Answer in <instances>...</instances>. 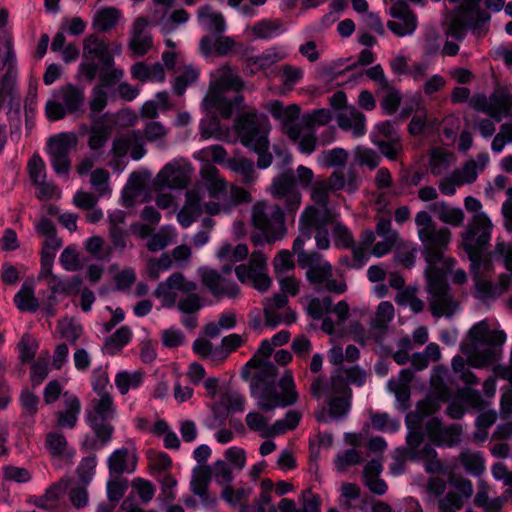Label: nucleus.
Wrapping results in <instances>:
<instances>
[{
    "label": "nucleus",
    "mask_w": 512,
    "mask_h": 512,
    "mask_svg": "<svg viewBox=\"0 0 512 512\" xmlns=\"http://www.w3.org/2000/svg\"><path fill=\"white\" fill-rule=\"evenodd\" d=\"M205 189L209 200L203 202L198 190H189L186 193L185 203L177 214L179 224L187 228L201 215L202 209L209 215L228 214L236 206L252 201L251 194L236 185H230L222 177L217 168L207 165L202 171Z\"/></svg>",
    "instance_id": "f257e3e1"
},
{
    "label": "nucleus",
    "mask_w": 512,
    "mask_h": 512,
    "mask_svg": "<svg viewBox=\"0 0 512 512\" xmlns=\"http://www.w3.org/2000/svg\"><path fill=\"white\" fill-rule=\"evenodd\" d=\"M507 336L502 330H490L486 320L475 323L468 331L466 340L461 343L460 350L467 357L457 355L452 359V369L466 385L477 383L476 375L470 366L482 368L499 357V348L506 342Z\"/></svg>",
    "instance_id": "f03ea898"
},
{
    "label": "nucleus",
    "mask_w": 512,
    "mask_h": 512,
    "mask_svg": "<svg viewBox=\"0 0 512 512\" xmlns=\"http://www.w3.org/2000/svg\"><path fill=\"white\" fill-rule=\"evenodd\" d=\"M257 369L252 379L250 392L257 406L264 411H272L277 407L294 405L298 400V392L291 372H287L279 381L281 393L275 387L277 368L269 361L247 363Z\"/></svg>",
    "instance_id": "7ed1b4c3"
},
{
    "label": "nucleus",
    "mask_w": 512,
    "mask_h": 512,
    "mask_svg": "<svg viewBox=\"0 0 512 512\" xmlns=\"http://www.w3.org/2000/svg\"><path fill=\"white\" fill-rule=\"evenodd\" d=\"M244 82L229 66H221L210 74V82L202 105L209 113L229 119L243 107L244 97L240 92Z\"/></svg>",
    "instance_id": "20e7f679"
},
{
    "label": "nucleus",
    "mask_w": 512,
    "mask_h": 512,
    "mask_svg": "<svg viewBox=\"0 0 512 512\" xmlns=\"http://www.w3.org/2000/svg\"><path fill=\"white\" fill-rule=\"evenodd\" d=\"M329 192H331L322 181H317L312 186L311 199L315 206L307 207L299 221L300 233L294 240L296 249L301 248L306 241L312 238L315 231L316 246L320 250L328 249L330 239L326 226L333 222L336 214L328 208Z\"/></svg>",
    "instance_id": "39448f33"
},
{
    "label": "nucleus",
    "mask_w": 512,
    "mask_h": 512,
    "mask_svg": "<svg viewBox=\"0 0 512 512\" xmlns=\"http://www.w3.org/2000/svg\"><path fill=\"white\" fill-rule=\"evenodd\" d=\"M459 5L446 17L445 35L457 42L464 40L470 30L480 37L488 32L490 15L479 8L480 3L494 12L504 7V0H449Z\"/></svg>",
    "instance_id": "423d86ee"
},
{
    "label": "nucleus",
    "mask_w": 512,
    "mask_h": 512,
    "mask_svg": "<svg viewBox=\"0 0 512 512\" xmlns=\"http://www.w3.org/2000/svg\"><path fill=\"white\" fill-rule=\"evenodd\" d=\"M233 128L241 143L258 155V167L260 169L268 168L272 163V155L268 151L269 124L267 118L259 115L255 109H251L235 119Z\"/></svg>",
    "instance_id": "0eeeda50"
},
{
    "label": "nucleus",
    "mask_w": 512,
    "mask_h": 512,
    "mask_svg": "<svg viewBox=\"0 0 512 512\" xmlns=\"http://www.w3.org/2000/svg\"><path fill=\"white\" fill-rule=\"evenodd\" d=\"M270 112L274 118L280 121L283 133L296 145L298 151L305 155H311L317 148V138L309 123L300 118V108L295 105L284 106L275 101L270 104Z\"/></svg>",
    "instance_id": "6e6552de"
},
{
    "label": "nucleus",
    "mask_w": 512,
    "mask_h": 512,
    "mask_svg": "<svg viewBox=\"0 0 512 512\" xmlns=\"http://www.w3.org/2000/svg\"><path fill=\"white\" fill-rule=\"evenodd\" d=\"M415 225L419 240L425 247V258L429 265L443 261L447 270H450L455 260L444 258L443 249L451 240V232L447 228H438L427 211H419L415 216Z\"/></svg>",
    "instance_id": "1a4fd4ad"
},
{
    "label": "nucleus",
    "mask_w": 512,
    "mask_h": 512,
    "mask_svg": "<svg viewBox=\"0 0 512 512\" xmlns=\"http://www.w3.org/2000/svg\"><path fill=\"white\" fill-rule=\"evenodd\" d=\"M121 52V44L111 48L104 38L95 34L88 35L83 42V60L79 64L76 79L79 82H92L98 75L99 67L115 64L114 56Z\"/></svg>",
    "instance_id": "9d476101"
},
{
    "label": "nucleus",
    "mask_w": 512,
    "mask_h": 512,
    "mask_svg": "<svg viewBox=\"0 0 512 512\" xmlns=\"http://www.w3.org/2000/svg\"><path fill=\"white\" fill-rule=\"evenodd\" d=\"M464 206L467 211L475 212L471 224L462 233V247L474 262L479 252L487 248L491 240L493 224L488 215L482 211V204L477 198L467 196L464 199Z\"/></svg>",
    "instance_id": "9b49d317"
},
{
    "label": "nucleus",
    "mask_w": 512,
    "mask_h": 512,
    "mask_svg": "<svg viewBox=\"0 0 512 512\" xmlns=\"http://www.w3.org/2000/svg\"><path fill=\"white\" fill-rule=\"evenodd\" d=\"M304 245L296 249L293 245V251L297 254V261L301 268H305L307 280L315 285L325 283L326 290L341 294L346 291L347 286L344 280L333 279V269L331 264L326 261L319 253L303 250Z\"/></svg>",
    "instance_id": "f8f14e48"
},
{
    "label": "nucleus",
    "mask_w": 512,
    "mask_h": 512,
    "mask_svg": "<svg viewBox=\"0 0 512 512\" xmlns=\"http://www.w3.org/2000/svg\"><path fill=\"white\" fill-rule=\"evenodd\" d=\"M428 303L434 317H451L460 309L459 302L450 293L444 274L429 265L426 269Z\"/></svg>",
    "instance_id": "ddd939ff"
},
{
    "label": "nucleus",
    "mask_w": 512,
    "mask_h": 512,
    "mask_svg": "<svg viewBox=\"0 0 512 512\" xmlns=\"http://www.w3.org/2000/svg\"><path fill=\"white\" fill-rule=\"evenodd\" d=\"M251 221L253 227L259 232L252 236V242L255 245L263 243H273L280 240L286 233L284 216L279 207H275L268 212V204L265 201H259L252 207Z\"/></svg>",
    "instance_id": "4468645a"
},
{
    "label": "nucleus",
    "mask_w": 512,
    "mask_h": 512,
    "mask_svg": "<svg viewBox=\"0 0 512 512\" xmlns=\"http://www.w3.org/2000/svg\"><path fill=\"white\" fill-rule=\"evenodd\" d=\"M116 415V406L111 394L93 398L85 411V420L103 445L112 437L114 428L109 423Z\"/></svg>",
    "instance_id": "2eb2a0df"
},
{
    "label": "nucleus",
    "mask_w": 512,
    "mask_h": 512,
    "mask_svg": "<svg viewBox=\"0 0 512 512\" xmlns=\"http://www.w3.org/2000/svg\"><path fill=\"white\" fill-rule=\"evenodd\" d=\"M85 94L82 88L73 84H65L52 94V99L45 106L46 116L51 121H57L66 114L79 112L84 105Z\"/></svg>",
    "instance_id": "dca6fc26"
},
{
    "label": "nucleus",
    "mask_w": 512,
    "mask_h": 512,
    "mask_svg": "<svg viewBox=\"0 0 512 512\" xmlns=\"http://www.w3.org/2000/svg\"><path fill=\"white\" fill-rule=\"evenodd\" d=\"M489 162L490 157L487 153H481L476 159L465 162L439 182L440 192L446 196L454 195L457 187L475 182L479 173L485 170Z\"/></svg>",
    "instance_id": "f3484780"
},
{
    "label": "nucleus",
    "mask_w": 512,
    "mask_h": 512,
    "mask_svg": "<svg viewBox=\"0 0 512 512\" xmlns=\"http://www.w3.org/2000/svg\"><path fill=\"white\" fill-rule=\"evenodd\" d=\"M78 137L75 133L64 132L50 137L47 153L50 163L57 175H68L71 169L69 154L77 147Z\"/></svg>",
    "instance_id": "a211bd4d"
},
{
    "label": "nucleus",
    "mask_w": 512,
    "mask_h": 512,
    "mask_svg": "<svg viewBox=\"0 0 512 512\" xmlns=\"http://www.w3.org/2000/svg\"><path fill=\"white\" fill-rule=\"evenodd\" d=\"M470 106L488 114L495 121L500 122L508 116L512 108V96L504 88H496L490 96L485 94L474 95L470 99Z\"/></svg>",
    "instance_id": "6ab92c4d"
},
{
    "label": "nucleus",
    "mask_w": 512,
    "mask_h": 512,
    "mask_svg": "<svg viewBox=\"0 0 512 512\" xmlns=\"http://www.w3.org/2000/svg\"><path fill=\"white\" fill-rule=\"evenodd\" d=\"M267 258L261 251H254L248 264H240L235 267V274L238 280L251 285L260 292L266 291L272 284L271 278L266 270Z\"/></svg>",
    "instance_id": "aec40b11"
},
{
    "label": "nucleus",
    "mask_w": 512,
    "mask_h": 512,
    "mask_svg": "<svg viewBox=\"0 0 512 512\" xmlns=\"http://www.w3.org/2000/svg\"><path fill=\"white\" fill-rule=\"evenodd\" d=\"M481 254L482 252H479V254L474 258V262L470 257L469 259L472 262L474 296L483 302H487L496 299L510 288L512 284V275L502 274L499 277L498 282L493 284L489 279L479 273V260Z\"/></svg>",
    "instance_id": "412c9836"
},
{
    "label": "nucleus",
    "mask_w": 512,
    "mask_h": 512,
    "mask_svg": "<svg viewBox=\"0 0 512 512\" xmlns=\"http://www.w3.org/2000/svg\"><path fill=\"white\" fill-rule=\"evenodd\" d=\"M231 270V266H226L223 268L222 273H219L214 269L201 267L198 270V274L203 285L207 287L214 297L218 299L224 297L234 298L239 294V287L233 280L225 277L226 274H230Z\"/></svg>",
    "instance_id": "4be33fe9"
},
{
    "label": "nucleus",
    "mask_w": 512,
    "mask_h": 512,
    "mask_svg": "<svg viewBox=\"0 0 512 512\" xmlns=\"http://www.w3.org/2000/svg\"><path fill=\"white\" fill-rule=\"evenodd\" d=\"M388 14L392 19L387 21L386 26L395 36H411L417 30V15L410 9L406 2L398 0L392 3Z\"/></svg>",
    "instance_id": "5701e85b"
},
{
    "label": "nucleus",
    "mask_w": 512,
    "mask_h": 512,
    "mask_svg": "<svg viewBox=\"0 0 512 512\" xmlns=\"http://www.w3.org/2000/svg\"><path fill=\"white\" fill-rule=\"evenodd\" d=\"M268 190L272 197L283 201L286 211L294 212L299 208L301 195L292 171L283 172L275 177Z\"/></svg>",
    "instance_id": "b1692460"
},
{
    "label": "nucleus",
    "mask_w": 512,
    "mask_h": 512,
    "mask_svg": "<svg viewBox=\"0 0 512 512\" xmlns=\"http://www.w3.org/2000/svg\"><path fill=\"white\" fill-rule=\"evenodd\" d=\"M195 289L194 282L186 280L181 273H173L158 284L154 296L162 302L163 306L171 308L176 304L179 292L189 293Z\"/></svg>",
    "instance_id": "393cba45"
},
{
    "label": "nucleus",
    "mask_w": 512,
    "mask_h": 512,
    "mask_svg": "<svg viewBox=\"0 0 512 512\" xmlns=\"http://www.w3.org/2000/svg\"><path fill=\"white\" fill-rule=\"evenodd\" d=\"M150 23L145 17H138L132 24L128 48L137 57L149 52L153 45V38L150 33Z\"/></svg>",
    "instance_id": "a878e982"
},
{
    "label": "nucleus",
    "mask_w": 512,
    "mask_h": 512,
    "mask_svg": "<svg viewBox=\"0 0 512 512\" xmlns=\"http://www.w3.org/2000/svg\"><path fill=\"white\" fill-rule=\"evenodd\" d=\"M287 303L288 298L284 294H276L265 301L264 314L267 326L275 328L280 324L290 325L295 322L296 316L291 310L288 309L285 312H279V310L286 307Z\"/></svg>",
    "instance_id": "bb28decb"
},
{
    "label": "nucleus",
    "mask_w": 512,
    "mask_h": 512,
    "mask_svg": "<svg viewBox=\"0 0 512 512\" xmlns=\"http://www.w3.org/2000/svg\"><path fill=\"white\" fill-rule=\"evenodd\" d=\"M425 433L435 444L452 447L460 441L461 429L456 425L443 427L439 419L432 417L425 422Z\"/></svg>",
    "instance_id": "cd10ccee"
},
{
    "label": "nucleus",
    "mask_w": 512,
    "mask_h": 512,
    "mask_svg": "<svg viewBox=\"0 0 512 512\" xmlns=\"http://www.w3.org/2000/svg\"><path fill=\"white\" fill-rule=\"evenodd\" d=\"M155 182L160 188L182 189L189 182V173L184 165L171 161L160 170Z\"/></svg>",
    "instance_id": "c85d7f7f"
},
{
    "label": "nucleus",
    "mask_w": 512,
    "mask_h": 512,
    "mask_svg": "<svg viewBox=\"0 0 512 512\" xmlns=\"http://www.w3.org/2000/svg\"><path fill=\"white\" fill-rule=\"evenodd\" d=\"M0 70H5L4 83L17 79L16 54L12 34L8 30L0 31Z\"/></svg>",
    "instance_id": "c756f323"
},
{
    "label": "nucleus",
    "mask_w": 512,
    "mask_h": 512,
    "mask_svg": "<svg viewBox=\"0 0 512 512\" xmlns=\"http://www.w3.org/2000/svg\"><path fill=\"white\" fill-rule=\"evenodd\" d=\"M473 484L469 479L460 476H451L448 480V491L442 498L443 505H452L461 509L465 501L473 495Z\"/></svg>",
    "instance_id": "7c9ffc66"
},
{
    "label": "nucleus",
    "mask_w": 512,
    "mask_h": 512,
    "mask_svg": "<svg viewBox=\"0 0 512 512\" xmlns=\"http://www.w3.org/2000/svg\"><path fill=\"white\" fill-rule=\"evenodd\" d=\"M82 410L81 401L68 391L62 394V409L56 413L57 424L61 428L73 429L78 422Z\"/></svg>",
    "instance_id": "2f4dec72"
},
{
    "label": "nucleus",
    "mask_w": 512,
    "mask_h": 512,
    "mask_svg": "<svg viewBox=\"0 0 512 512\" xmlns=\"http://www.w3.org/2000/svg\"><path fill=\"white\" fill-rule=\"evenodd\" d=\"M341 397H334L328 402V407H322L315 413L318 422L327 423L331 420L342 421L350 412L351 396L341 394Z\"/></svg>",
    "instance_id": "473e14b6"
},
{
    "label": "nucleus",
    "mask_w": 512,
    "mask_h": 512,
    "mask_svg": "<svg viewBox=\"0 0 512 512\" xmlns=\"http://www.w3.org/2000/svg\"><path fill=\"white\" fill-rule=\"evenodd\" d=\"M111 476L119 477L122 474H131L136 470L137 457L134 450L128 448L116 449L107 460Z\"/></svg>",
    "instance_id": "72a5a7b5"
},
{
    "label": "nucleus",
    "mask_w": 512,
    "mask_h": 512,
    "mask_svg": "<svg viewBox=\"0 0 512 512\" xmlns=\"http://www.w3.org/2000/svg\"><path fill=\"white\" fill-rule=\"evenodd\" d=\"M338 126L352 134L353 137L359 138L366 134V117L355 107L345 108L336 114Z\"/></svg>",
    "instance_id": "f704fd0d"
},
{
    "label": "nucleus",
    "mask_w": 512,
    "mask_h": 512,
    "mask_svg": "<svg viewBox=\"0 0 512 512\" xmlns=\"http://www.w3.org/2000/svg\"><path fill=\"white\" fill-rule=\"evenodd\" d=\"M365 381L366 372L358 366L345 371L340 369L331 377V385L335 391L340 392V394H349V396H352L349 385L362 386Z\"/></svg>",
    "instance_id": "c9c22d12"
},
{
    "label": "nucleus",
    "mask_w": 512,
    "mask_h": 512,
    "mask_svg": "<svg viewBox=\"0 0 512 512\" xmlns=\"http://www.w3.org/2000/svg\"><path fill=\"white\" fill-rule=\"evenodd\" d=\"M251 35L256 40L270 41L287 31L286 24L278 18H264L253 24Z\"/></svg>",
    "instance_id": "e433bc0d"
},
{
    "label": "nucleus",
    "mask_w": 512,
    "mask_h": 512,
    "mask_svg": "<svg viewBox=\"0 0 512 512\" xmlns=\"http://www.w3.org/2000/svg\"><path fill=\"white\" fill-rule=\"evenodd\" d=\"M197 20L199 25L210 33L221 34L226 30L223 14L211 6L200 7L197 11Z\"/></svg>",
    "instance_id": "4c0bfd02"
},
{
    "label": "nucleus",
    "mask_w": 512,
    "mask_h": 512,
    "mask_svg": "<svg viewBox=\"0 0 512 512\" xmlns=\"http://www.w3.org/2000/svg\"><path fill=\"white\" fill-rule=\"evenodd\" d=\"M158 12L157 9L152 12V21L159 26L160 32L164 36L174 32L179 25L185 24L190 18V15L184 9L174 10L169 15L162 13L159 18L157 17Z\"/></svg>",
    "instance_id": "58836bf2"
},
{
    "label": "nucleus",
    "mask_w": 512,
    "mask_h": 512,
    "mask_svg": "<svg viewBox=\"0 0 512 512\" xmlns=\"http://www.w3.org/2000/svg\"><path fill=\"white\" fill-rule=\"evenodd\" d=\"M429 208L445 224L459 227L464 222L465 215L460 207L451 206L444 201H440L431 204Z\"/></svg>",
    "instance_id": "ea45409f"
},
{
    "label": "nucleus",
    "mask_w": 512,
    "mask_h": 512,
    "mask_svg": "<svg viewBox=\"0 0 512 512\" xmlns=\"http://www.w3.org/2000/svg\"><path fill=\"white\" fill-rule=\"evenodd\" d=\"M225 167L241 177V181L246 185H252L256 182L258 175L254 163L244 157L229 158Z\"/></svg>",
    "instance_id": "a19ab883"
},
{
    "label": "nucleus",
    "mask_w": 512,
    "mask_h": 512,
    "mask_svg": "<svg viewBox=\"0 0 512 512\" xmlns=\"http://www.w3.org/2000/svg\"><path fill=\"white\" fill-rule=\"evenodd\" d=\"M45 445L49 453L55 458L71 461L75 456V450L68 447L67 440L61 433H48Z\"/></svg>",
    "instance_id": "79ce46f5"
},
{
    "label": "nucleus",
    "mask_w": 512,
    "mask_h": 512,
    "mask_svg": "<svg viewBox=\"0 0 512 512\" xmlns=\"http://www.w3.org/2000/svg\"><path fill=\"white\" fill-rule=\"evenodd\" d=\"M456 162L453 153L444 148H434L430 153L429 169L432 175L445 174Z\"/></svg>",
    "instance_id": "37998d69"
},
{
    "label": "nucleus",
    "mask_w": 512,
    "mask_h": 512,
    "mask_svg": "<svg viewBox=\"0 0 512 512\" xmlns=\"http://www.w3.org/2000/svg\"><path fill=\"white\" fill-rule=\"evenodd\" d=\"M505 501L502 497H489L488 485L482 481L478 483L474 504L484 512H502Z\"/></svg>",
    "instance_id": "c03bdc74"
},
{
    "label": "nucleus",
    "mask_w": 512,
    "mask_h": 512,
    "mask_svg": "<svg viewBox=\"0 0 512 512\" xmlns=\"http://www.w3.org/2000/svg\"><path fill=\"white\" fill-rule=\"evenodd\" d=\"M121 18V12L115 7H105L99 9L93 17L92 25L101 32L111 30L116 26Z\"/></svg>",
    "instance_id": "a18cd8bd"
},
{
    "label": "nucleus",
    "mask_w": 512,
    "mask_h": 512,
    "mask_svg": "<svg viewBox=\"0 0 512 512\" xmlns=\"http://www.w3.org/2000/svg\"><path fill=\"white\" fill-rule=\"evenodd\" d=\"M14 303L20 311L35 312L39 307V302L34 296V285L24 282L14 296Z\"/></svg>",
    "instance_id": "49530a36"
},
{
    "label": "nucleus",
    "mask_w": 512,
    "mask_h": 512,
    "mask_svg": "<svg viewBox=\"0 0 512 512\" xmlns=\"http://www.w3.org/2000/svg\"><path fill=\"white\" fill-rule=\"evenodd\" d=\"M210 481V472L208 467H200L194 471L192 480L190 482L191 491L197 495L202 502L208 503L214 501V498L210 499L207 490Z\"/></svg>",
    "instance_id": "de8ad7c7"
},
{
    "label": "nucleus",
    "mask_w": 512,
    "mask_h": 512,
    "mask_svg": "<svg viewBox=\"0 0 512 512\" xmlns=\"http://www.w3.org/2000/svg\"><path fill=\"white\" fill-rule=\"evenodd\" d=\"M132 330L130 327L123 325L118 328L110 337L105 340V350L109 355L119 353L123 347L129 344L132 339Z\"/></svg>",
    "instance_id": "09e8293b"
},
{
    "label": "nucleus",
    "mask_w": 512,
    "mask_h": 512,
    "mask_svg": "<svg viewBox=\"0 0 512 512\" xmlns=\"http://www.w3.org/2000/svg\"><path fill=\"white\" fill-rule=\"evenodd\" d=\"M247 427L262 438H269L275 436L274 424H269V418L265 417L258 411H251L246 415Z\"/></svg>",
    "instance_id": "8fccbe9b"
},
{
    "label": "nucleus",
    "mask_w": 512,
    "mask_h": 512,
    "mask_svg": "<svg viewBox=\"0 0 512 512\" xmlns=\"http://www.w3.org/2000/svg\"><path fill=\"white\" fill-rule=\"evenodd\" d=\"M459 461L465 471L473 476H480L485 471V459L479 451L464 450L459 455Z\"/></svg>",
    "instance_id": "3c124183"
},
{
    "label": "nucleus",
    "mask_w": 512,
    "mask_h": 512,
    "mask_svg": "<svg viewBox=\"0 0 512 512\" xmlns=\"http://www.w3.org/2000/svg\"><path fill=\"white\" fill-rule=\"evenodd\" d=\"M143 382L142 372L135 371H120L115 375L114 383L121 395H125L131 389H137Z\"/></svg>",
    "instance_id": "603ef678"
},
{
    "label": "nucleus",
    "mask_w": 512,
    "mask_h": 512,
    "mask_svg": "<svg viewBox=\"0 0 512 512\" xmlns=\"http://www.w3.org/2000/svg\"><path fill=\"white\" fill-rule=\"evenodd\" d=\"M177 237L176 228L171 225L163 226L157 233L153 234L147 242V248L157 252L175 242Z\"/></svg>",
    "instance_id": "864d4df0"
},
{
    "label": "nucleus",
    "mask_w": 512,
    "mask_h": 512,
    "mask_svg": "<svg viewBox=\"0 0 512 512\" xmlns=\"http://www.w3.org/2000/svg\"><path fill=\"white\" fill-rule=\"evenodd\" d=\"M145 181V176L139 172H133L130 174L122 191V199L125 206L130 207L134 204V199L144 189Z\"/></svg>",
    "instance_id": "5fc2aeb1"
},
{
    "label": "nucleus",
    "mask_w": 512,
    "mask_h": 512,
    "mask_svg": "<svg viewBox=\"0 0 512 512\" xmlns=\"http://www.w3.org/2000/svg\"><path fill=\"white\" fill-rule=\"evenodd\" d=\"M347 150L336 147L330 150H324L317 156V163L323 168L342 167L348 160Z\"/></svg>",
    "instance_id": "6e6d98bb"
},
{
    "label": "nucleus",
    "mask_w": 512,
    "mask_h": 512,
    "mask_svg": "<svg viewBox=\"0 0 512 512\" xmlns=\"http://www.w3.org/2000/svg\"><path fill=\"white\" fill-rule=\"evenodd\" d=\"M169 131V128L160 121L152 120L145 124L142 133L146 141L159 147H165Z\"/></svg>",
    "instance_id": "4d7b16f0"
},
{
    "label": "nucleus",
    "mask_w": 512,
    "mask_h": 512,
    "mask_svg": "<svg viewBox=\"0 0 512 512\" xmlns=\"http://www.w3.org/2000/svg\"><path fill=\"white\" fill-rule=\"evenodd\" d=\"M201 137L205 140L215 138L221 141H230L229 129L222 130L216 119H203L199 124Z\"/></svg>",
    "instance_id": "13d9d810"
},
{
    "label": "nucleus",
    "mask_w": 512,
    "mask_h": 512,
    "mask_svg": "<svg viewBox=\"0 0 512 512\" xmlns=\"http://www.w3.org/2000/svg\"><path fill=\"white\" fill-rule=\"evenodd\" d=\"M395 315L394 306L389 301H382L378 305L375 317L371 320V328L384 331Z\"/></svg>",
    "instance_id": "bf43d9fd"
},
{
    "label": "nucleus",
    "mask_w": 512,
    "mask_h": 512,
    "mask_svg": "<svg viewBox=\"0 0 512 512\" xmlns=\"http://www.w3.org/2000/svg\"><path fill=\"white\" fill-rule=\"evenodd\" d=\"M287 53L281 46H272L253 59L259 69H265L286 58Z\"/></svg>",
    "instance_id": "052dcab7"
},
{
    "label": "nucleus",
    "mask_w": 512,
    "mask_h": 512,
    "mask_svg": "<svg viewBox=\"0 0 512 512\" xmlns=\"http://www.w3.org/2000/svg\"><path fill=\"white\" fill-rule=\"evenodd\" d=\"M236 325V314L231 311L223 312L217 322L208 323L204 332L208 337H216L220 334L221 330H229Z\"/></svg>",
    "instance_id": "680f3d73"
},
{
    "label": "nucleus",
    "mask_w": 512,
    "mask_h": 512,
    "mask_svg": "<svg viewBox=\"0 0 512 512\" xmlns=\"http://www.w3.org/2000/svg\"><path fill=\"white\" fill-rule=\"evenodd\" d=\"M351 247L352 259H350L348 256H344L340 258V263L348 269H360L367 263L371 253H369V249L359 244H353Z\"/></svg>",
    "instance_id": "e2e57ef3"
},
{
    "label": "nucleus",
    "mask_w": 512,
    "mask_h": 512,
    "mask_svg": "<svg viewBox=\"0 0 512 512\" xmlns=\"http://www.w3.org/2000/svg\"><path fill=\"white\" fill-rule=\"evenodd\" d=\"M247 245L238 244L234 248L229 243H223L217 250L216 256L220 260L229 259L231 262H241L248 256Z\"/></svg>",
    "instance_id": "0e129e2a"
},
{
    "label": "nucleus",
    "mask_w": 512,
    "mask_h": 512,
    "mask_svg": "<svg viewBox=\"0 0 512 512\" xmlns=\"http://www.w3.org/2000/svg\"><path fill=\"white\" fill-rule=\"evenodd\" d=\"M416 460L424 462L425 470L428 473H441L444 470L442 462L437 458V453L430 445H424L421 448L420 455Z\"/></svg>",
    "instance_id": "69168bd1"
},
{
    "label": "nucleus",
    "mask_w": 512,
    "mask_h": 512,
    "mask_svg": "<svg viewBox=\"0 0 512 512\" xmlns=\"http://www.w3.org/2000/svg\"><path fill=\"white\" fill-rule=\"evenodd\" d=\"M210 479L213 478L219 485L230 486L233 481L232 469L224 460L215 461L210 467Z\"/></svg>",
    "instance_id": "338daca9"
},
{
    "label": "nucleus",
    "mask_w": 512,
    "mask_h": 512,
    "mask_svg": "<svg viewBox=\"0 0 512 512\" xmlns=\"http://www.w3.org/2000/svg\"><path fill=\"white\" fill-rule=\"evenodd\" d=\"M251 493L252 488L250 487H240L234 489L231 486H226L223 489L221 496L230 506L242 507L243 503L248 499Z\"/></svg>",
    "instance_id": "774afa93"
}]
</instances>
